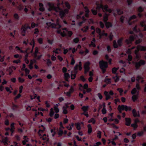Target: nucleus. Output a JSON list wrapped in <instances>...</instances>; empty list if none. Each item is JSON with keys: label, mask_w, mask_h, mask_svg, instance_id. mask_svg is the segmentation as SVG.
<instances>
[{"label": "nucleus", "mask_w": 146, "mask_h": 146, "mask_svg": "<svg viewBox=\"0 0 146 146\" xmlns=\"http://www.w3.org/2000/svg\"><path fill=\"white\" fill-rule=\"evenodd\" d=\"M66 7L67 8L66 9L64 10H61V9L59 8L60 5H61L63 6V4L62 2L60 3H58L57 4V7H55L53 3H48V5L49 7L48 10L49 11H51L54 10L56 12H59V15L61 18H63L65 16L66 14L68 13L69 10L70 8V6L69 3L67 2H65L64 3Z\"/></svg>", "instance_id": "1"}, {"label": "nucleus", "mask_w": 146, "mask_h": 146, "mask_svg": "<svg viewBox=\"0 0 146 146\" xmlns=\"http://www.w3.org/2000/svg\"><path fill=\"white\" fill-rule=\"evenodd\" d=\"M43 130H40L38 132V134L40 136V138L43 140L44 142H46L48 141L49 138L48 135L46 134H43Z\"/></svg>", "instance_id": "2"}, {"label": "nucleus", "mask_w": 146, "mask_h": 146, "mask_svg": "<svg viewBox=\"0 0 146 146\" xmlns=\"http://www.w3.org/2000/svg\"><path fill=\"white\" fill-rule=\"evenodd\" d=\"M108 6L107 5H106L103 6L102 4H100L97 5L96 9L98 10L102 8L104 12L106 11L111 13L112 11L110 9H108Z\"/></svg>", "instance_id": "3"}, {"label": "nucleus", "mask_w": 146, "mask_h": 146, "mask_svg": "<svg viewBox=\"0 0 146 146\" xmlns=\"http://www.w3.org/2000/svg\"><path fill=\"white\" fill-rule=\"evenodd\" d=\"M117 109L119 112L121 113V111L123 110H125L126 111L128 110L130 111L131 110V107H128L127 106L122 105L121 106L119 105Z\"/></svg>", "instance_id": "4"}, {"label": "nucleus", "mask_w": 146, "mask_h": 146, "mask_svg": "<svg viewBox=\"0 0 146 146\" xmlns=\"http://www.w3.org/2000/svg\"><path fill=\"white\" fill-rule=\"evenodd\" d=\"M99 63L100 68L102 70L103 72L104 73L106 71V68L108 67L107 62L102 60L100 61Z\"/></svg>", "instance_id": "5"}, {"label": "nucleus", "mask_w": 146, "mask_h": 146, "mask_svg": "<svg viewBox=\"0 0 146 146\" xmlns=\"http://www.w3.org/2000/svg\"><path fill=\"white\" fill-rule=\"evenodd\" d=\"M63 33L61 32V31L60 30H58L57 31V32L58 33H60V35L61 36H64L66 35V33L68 32V35L70 36L72 35V32L71 31H68V30L66 28H65L63 29Z\"/></svg>", "instance_id": "6"}, {"label": "nucleus", "mask_w": 146, "mask_h": 146, "mask_svg": "<svg viewBox=\"0 0 146 146\" xmlns=\"http://www.w3.org/2000/svg\"><path fill=\"white\" fill-rule=\"evenodd\" d=\"M123 38L122 37L119 39L117 41V44L116 42L115 41H113V46L114 48H117L118 46H121L122 45V41Z\"/></svg>", "instance_id": "7"}, {"label": "nucleus", "mask_w": 146, "mask_h": 146, "mask_svg": "<svg viewBox=\"0 0 146 146\" xmlns=\"http://www.w3.org/2000/svg\"><path fill=\"white\" fill-rule=\"evenodd\" d=\"M35 42L33 40H32L31 42L30 43V44L32 45V49L30 51H28V50L29 49V48H27L25 51V53H27V54L25 55V59H27L28 57V54L30 53H32L33 51V48L35 46Z\"/></svg>", "instance_id": "8"}, {"label": "nucleus", "mask_w": 146, "mask_h": 146, "mask_svg": "<svg viewBox=\"0 0 146 146\" xmlns=\"http://www.w3.org/2000/svg\"><path fill=\"white\" fill-rule=\"evenodd\" d=\"M104 93L106 96V100H108L111 98V96H113L114 94L112 90H110L109 92L105 91Z\"/></svg>", "instance_id": "9"}, {"label": "nucleus", "mask_w": 146, "mask_h": 146, "mask_svg": "<svg viewBox=\"0 0 146 146\" xmlns=\"http://www.w3.org/2000/svg\"><path fill=\"white\" fill-rule=\"evenodd\" d=\"M46 24L48 27H51L52 28L58 29L60 28L61 27V25L58 24L56 25L52 23H46Z\"/></svg>", "instance_id": "10"}, {"label": "nucleus", "mask_w": 146, "mask_h": 146, "mask_svg": "<svg viewBox=\"0 0 146 146\" xmlns=\"http://www.w3.org/2000/svg\"><path fill=\"white\" fill-rule=\"evenodd\" d=\"M135 38H136L135 36H133V35L131 36L128 39H126L125 40V42L128 44H131L132 42L134 40Z\"/></svg>", "instance_id": "11"}, {"label": "nucleus", "mask_w": 146, "mask_h": 146, "mask_svg": "<svg viewBox=\"0 0 146 146\" xmlns=\"http://www.w3.org/2000/svg\"><path fill=\"white\" fill-rule=\"evenodd\" d=\"M135 38H136L135 36H133V35L131 36L128 39H126L125 40V42L128 44H131L132 42L134 40Z\"/></svg>", "instance_id": "12"}, {"label": "nucleus", "mask_w": 146, "mask_h": 146, "mask_svg": "<svg viewBox=\"0 0 146 146\" xmlns=\"http://www.w3.org/2000/svg\"><path fill=\"white\" fill-rule=\"evenodd\" d=\"M68 104L65 103L62 108L63 113L64 114H66L68 113L67 108H68Z\"/></svg>", "instance_id": "13"}, {"label": "nucleus", "mask_w": 146, "mask_h": 146, "mask_svg": "<svg viewBox=\"0 0 146 146\" xmlns=\"http://www.w3.org/2000/svg\"><path fill=\"white\" fill-rule=\"evenodd\" d=\"M90 65V63L89 62L87 61L86 62H85L84 65V68L85 70V73H86L87 72H88L89 69V65Z\"/></svg>", "instance_id": "14"}, {"label": "nucleus", "mask_w": 146, "mask_h": 146, "mask_svg": "<svg viewBox=\"0 0 146 146\" xmlns=\"http://www.w3.org/2000/svg\"><path fill=\"white\" fill-rule=\"evenodd\" d=\"M145 63V62L143 60H141L139 62L135 64V67L136 68H138L141 65L144 64Z\"/></svg>", "instance_id": "15"}, {"label": "nucleus", "mask_w": 146, "mask_h": 146, "mask_svg": "<svg viewBox=\"0 0 146 146\" xmlns=\"http://www.w3.org/2000/svg\"><path fill=\"white\" fill-rule=\"evenodd\" d=\"M4 52L0 50V62H3L4 60Z\"/></svg>", "instance_id": "16"}, {"label": "nucleus", "mask_w": 146, "mask_h": 146, "mask_svg": "<svg viewBox=\"0 0 146 146\" xmlns=\"http://www.w3.org/2000/svg\"><path fill=\"white\" fill-rule=\"evenodd\" d=\"M146 50V47L143 46H137V51L138 52L139 50L144 51Z\"/></svg>", "instance_id": "17"}, {"label": "nucleus", "mask_w": 146, "mask_h": 146, "mask_svg": "<svg viewBox=\"0 0 146 146\" xmlns=\"http://www.w3.org/2000/svg\"><path fill=\"white\" fill-rule=\"evenodd\" d=\"M82 63L81 62H80L79 63L78 65H76L74 68V70L75 71H76L77 69L78 68V67L79 70H81L82 69Z\"/></svg>", "instance_id": "18"}, {"label": "nucleus", "mask_w": 146, "mask_h": 146, "mask_svg": "<svg viewBox=\"0 0 146 146\" xmlns=\"http://www.w3.org/2000/svg\"><path fill=\"white\" fill-rule=\"evenodd\" d=\"M60 105V104L59 103H58L54 105V110L55 111V112L56 113H57L59 112V110L58 108V107Z\"/></svg>", "instance_id": "19"}, {"label": "nucleus", "mask_w": 146, "mask_h": 146, "mask_svg": "<svg viewBox=\"0 0 146 146\" xmlns=\"http://www.w3.org/2000/svg\"><path fill=\"white\" fill-rule=\"evenodd\" d=\"M126 125L129 126L130 125L131 123V119L130 118H125Z\"/></svg>", "instance_id": "20"}, {"label": "nucleus", "mask_w": 146, "mask_h": 146, "mask_svg": "<svg viewBox=\"0 0 146 146\" xmlns=\"http://www.w3.org/2000/svg\"><path fill=\"white\" fill-rule=\"evenodd\" d=\"M22 27L26 31H27L28 29H31L30 26L28 24H26L24 25H23Z\"/></svg>", "instance_id": "21"}, {"label": "nucleus", "mask_w": 146, "mask_h": 146, "mask_svg": "<svg viewBox=\"0 0 146 146\" xmlns=\"http://www.w3.org/2000/svg\"><path fill=\"white\" fill-rule=\"evenodd\" d=\"M132 112L134 117L139 116V112H137L135 109L133 110Z\"/></svg>", "instance_id": "22"}, {"label": "nucleus", "mask_w": 146, "mask_h": 146, "mask_svg": "<svg viewBox=\"0 0 146 146\" xmlns=\"http://www.w3.org/2000/svg\"><path fill=\"white\" fill-rule=\"evenodd\" d=\"M89 108V106H84L82 107L81 109L84 112H85L88 111Z\"/></svg>", "instance_id": "23"}, {"label": "nucleus", "mask_w": 146, "mask_h": 146, "mask_svg": "<svg viewBox=\"0 0 146 146\" xmlns=\"http://www.w3.org/2000/svg\"><path fill=\"white\" fill-rule=\"evenodd\" d=\"M88 127V134H90L92 131V128L90 124H88L87 126Z\"/></svg>", "instance_id": "24"}, {"label": "nucleus", "mask_w": 146, "mask_h": 146, "mask_svg": "<svg viewBox=\"0 0 146 146\" xmlns=\"http://www.w3.org/2000/svg\"><path fill=\"white\" fill-rule=\"evenodd\" d=\"M39 6L40 7L39 10L40 11H44V8L43 5L41 3H40L39 4Z\"/></svg>", "instance_id": "25"}, {"label": "nucleus", "mask_w": 146, "mask_h": 146, "mask_svg": "<svg viewBox=\"0 0 146 146\" xmlns=\"http://www.w3.org/2000/svg\"><path fill=\"white\" fill-rule=\"evenodd\" d=\"M84 9L86 12L85 16L86 17H88V13L89 12V10L86 7H85Z\"/></svg>", "instance_id": "26"}, {"label": "nucleus", "mask_w": 146, "mask_h": 146, "mask_svg": "<svg viewBox=\"0 0 146 146\" xmlns=\"http://www.w3.org/2000/svg\"><path fill=\"white\" fill-rule=\"evenodd\" d=\"M27 138V136H24V140H23L22 141V143L23 145H25L26 142H27L29 141L28 138H27V139H26V138Z\"/></svg>", "instance_id": "27"}, {"label": "nucleus", "mask_w": 146, "mask_h": 146, "mask_svg": "<svg viewBox=\"0 0 146 146\" xmlns=\"http://www.w3.org/2000/svg\"><path fill=\"white\" fill-rule=\"evenodd\" d=\"M64 78L65 79L67 80L68 79L70 78L69 74L68 73H64Z\"/></svg>", "instance_id": "28"}, {"label": "nucleus", "mask_w": 146, "mask_h": 146, "mask_svg": "<svg viewBox=\"0 0 146 146\" xmlns=\"http://www.w3.org/2000/svg\"><path fill=\"white\" fill-rule=\"evenodd\" d=\"M140 80H141V82L143 83V78L141 76H138L136 78V80L138 82H139Z\"/></svg>", "instance_id": "29"}, {"label": "nucleus", "mask_w": 146, "mask_h": 146, "mask_svg": "<svg viewBox=\"0 0 146 146\" xmlns=\"http://www.w3.org/2000/svg\"><path fill=\"white\" fill-rule=\"evenodd\" d=\"M26 31L24 29H23L22 27H21V34L23 36H25V33Z\"/></svg>", "instance_id": "30"}, {"label": "nucleus", "mask_w": 146, "mask_h": 146, "mask_svg": "<svg viewBox=\"0 0 146 146\" xmlns=\"http://www.w3.org/2000/svg\"><path fill=\"white\" fill-rule=\"evenodd\" d=\"M53 52L57 54L60 53V49L59 48H56L55 49H54Z\"/></svg>", "instance_id": "31"}, {"label": "nucleus", "mask_w": 146, "mask_h": 146, "mask_svg": "<svg viewBox=\"0 0 146 146\" xmlns=\"http://www.w3.org/2000/svg\"><path fill=\"white\" fill-rule=\"evenodd\" d=\"M89 123H92V124H94L96 123V120L93 118H92L90 119L88 121Z\"/></svg>", "instance_id": "32"}, {"label": "nucleus", "mask_w": 146, "mask_h": 146, "mask_svg": "<svg viewBox=\"0 0 146 146\" xmlns=\"http://www.w3.org/2000/svg\"><path fill=\"white\" fill-rule=\"evenodd\" d=\"M3 141V142L4 145H6L7 144L8 141V139L7 137H5L3 138L2 140Z\"/></svg>", "instance_id": "33"}, {"label": "nucleus", "mask_w": 146, "mask_h": 146, "mask_svg": "<svg viewBox=\"0 0 146 146\" xmlns=\"http://www.w3.org/2000/svg\"><path fill=\"white\" fill-rule=\"evenodd\" d=\"M105 82L107 84H110L111 83V79L109 78H106L105 80Z\"/></svg>", "instance_id": "34"}, {"label": "nucleus", "mask_w": 146, "mask_h": 146, "mask_svg": "<svg viewBox=\"0 0 146 146\" xmlns=\"http://www.w3.org/2000/svg\"><path fill=\"white\" fill-rule=\"evenodd\" d=\"M145 23V22H141L140 23V25L142 27H144V30L146 31V25Z\"/></svg>", "instance_id": "35"}, {"label": "nucleus", "mask_w": 146, "mask_h": 146, "mask_svg": "<svg viewBox=\"0 0 146 146\" xmlns=\"http://www.w3.org/2000/svg\"><path fill=\"white\" fill-rule=\"evenodd\" d=\"M106 26L107 28H109L112 26L110 22H106L105 23Z\"/></svg>", "instance_id": "36"}, {"label": "nucleus", "mask_w": 146, "mask_h": 146, "mask_svg": "<svg viewBox=\"0 0 146 146\" xmlns=\"http://www.w3.org/2000/svg\"><path fill=\"white\" fill-rule=\"evenodd\" d=\"M138 94H137V95H134L132 97V99L133 101L135 102L138 98Z\"/></svg>", "instance_id": "37"}, {"label": "nucleus", "mask_w": 146, "mask_h": 146, "mask_svg": "<svg viewBox=\"0 0 146 146\" xmlns=\"http://www.w3.org/2000/svg\"><path fill=\"white\" fill-rule=\"evenodd\" d=\"M138 91L136 88H134L131 91V93L132 94H134L136 93H138Z\"/></svg>", "instance_id": "38"}, {"label": "nucleus", "mask_w": 146, "mask_h": 146, "mask_svg": "<svg viewBox=\"0 0 146 146\" xmlns=\"http://www.w3.org/2000/svg\"><path fill=\"white\" fill-rule=\"evenodd\" d=\"M131 126L133 128L134 130H135L138 127V125L137 124L134 123L131 125Z\"/></svg>", "instance_id": "39"}, {"label": "nucleus", "mask_w": 146, "mask_h": 146, "mask_svg": "<svg viewBox=\"0 0 146 146\" xmlns=\"http://www.w3.org/2000/svg\"><path fill=\"white\" fill-rule=\"evenodd\" d=\"M74 124L73 123H72L71 124L69 125L70 126H66V127L69 130H72V128L73 127Z\"/></svg>", "instance_id": "40"}, {"label": "nucleus", "mask_w": 146, "mask_h": 146, "mask_svg": "<svg viewBox=\"0 0 146 146\" xmlns=\"http://www.w3.org/2000/svg\"><path fill=\"white\" fill-rule=\"evenodd\" d=\"M88 26L84 27L83 28L81 29V30L84 32H86L88 29Z\"/></svg>", "instance_id": "41"}, {"label": "nucleus", "mask_w": 146, "mask_h": 146, "mask_svg": "<svg viewBox=\"0 0 146 146\" xmlns=\"http://www.w3.org/2000/svg\"><path fill=\"white\" fill-rule=\"evenodd\" d=\"M109 15L106 14L104 17V22H106L108 21Z\"/></svg>", "instance_id": "42"}, {"label": "nucleus", "mask_w": 146, "mask_h": 146, "mask_svg": "<svg viewBox=\"0 0 146 146\" xmlns=\"http://www.w3.org/2000/svg\"><path fill=\"white\" fill-rule=\"evenodd\" d=\"M54 113L53 111V109L52 108L50 110L49 115L51 117H52L54 115Z\"/></svg>", "instance_id": "43"}, {"label": "nucleus", "mask_w": 146, "mask_h": 146, "mask_svg": "<svg viewBox=\"0 0 146 146\" xmlns=\"http://www.w3.org/2000/svg\"><path fill=\"white\" fill-rule=\"evenodd\" d=\"M38 49L37 47L35 48V53L33 54V56L34 57H36V56L37 53L38 52Z\"/></svg>", "instance_id": "44"}, {"label": "nucleus", "mask_w": 146, "mask_h": 146, "mask_svg": "<svg viewBox=\"0 0 146 146\" xmlns=\"http://www.w3.org/2000/svg\"><path fill=\"white\" fill-rule=\"evenodd\" d=\"M136 17V16L135 15H133L132 16H131L129 18V25H131L129 23V21L131 20H132L135 19Z\"/></svg>", "instance_id": "45"}, {"label": "nucleus", "mask_w": 146, "mask_h": 146, "mask_svg": "<svg viewBox=\"0 0 146 146\" xmlns=\"http://www.w3.org/2000/svg\"><path fill=\"white\" fill-rule=\"evenodd\" d=\"M18 81L19 82L21 83H23L25 81V80L23 78H21V77H19L18 78Z\"/></svg>", "instance_id": "46"}, {"label": "nucleus", "mask_w": 146, "mask_h": 146, "mask_svg": "<svg viewBox=\"0 0 146 146\" xmlns=\"http://www.w3.org/2000/svg\"><path fill=\"white\" fill-rule=\"evenodd\" d=\"M96 33H98L99 36L101 35V31L100 29L99 28H97L96 29Z\"/></svg>", "instance_id": "47"}, {"label": "nucleus", "mask_w": 146, "mask_h": 146, "mask_svg": "<svg viewBox=\"0 0 146 146\" xmlns=\"http://www.w3.org/2000/svg\"><path fill=\"white\" fill-rule=\"evenodd\" d=\"M118 68H113L112 69V72L113 74H115L117 71L118 69Z\"/></svg>", "instance_id": "48"}, {"label": "nucleus", "mask_w": 146, "mask_h": 146, "mask_svg": "<svg viewBox=\"0 0 146 146\" xmlns=\"http://www.w3.org/2000/svg\"><path fill=\"white\" fill-rule=\"evenodd\" d=\"M113 78L115 82H117L119 80V78L117 76L113 77Z\"/></svg>", "instance_id": "49"}, {"label": "nucleus", "mask_w": 146, "mask_h": 146, "mask_svg": "<svg viewBox=\"0 0 146 146\" xmlns=\"http://www.w3.org/2000/svg\"><path fill=\"white\" fill-rule=\"evenodd\" d=\"M126 18L125 17L123 16H121L120 19V21L121 22L123 23L124 22V21L126 20Z\"/></svg>", "instance_id": "50"}, {"label": "nucleus", "mask_w": 146, "mask_h": 146, "mask_svg": "<svg viewBox=\"0 0 146 146\" xmlns=\"http://www.w3.org/2000/svg\"><path fill=\"white\" fill-rule=\"evenodd\" d=\"M75 125L76 126V127L77 129L78 130H79L81 129L80 125L79 123H76Z\"/></svg>", "instance_id": "51"}, {"label": "nucleus", "mask_w": 146, "mask_h": 146, "mask_svg": "<svg viewBox=\"0 0 146 146\" xmlns=\"http://www.w3.org/2000/svg\"><path fill=\"white\" fill-rule=\"evenodd\" d=\"M90 47H96V45L94 42L93 41H91L90 44L89 45Z\"/></svg>", "instance_id": "52"}, {"label": "nucleus", "mask_w": 146, "mask_h": 146, "mask_svg": "<svg viewBox=\"0 0 146 146\" xmlns=\"http://www.w3.org/2000/svg\"><path fill=\"white\" fill-rule=\"evenodd\" d=\"M14 18L16 20H18L19 18V16L17 13H15L13 15Z\"/></svg>", "instance_id": "53"}, {"label": "nucleus", "mask_w": 146, "mask_h": 146, "mask_svg": "<svg viewBox=\"0 0 146 146\" xmlns=\"http://www.w3.org/2000/svg\"><path fill=\"white\" fill-rule=\"evenodd\" d=\"M79 40V39L78 38H76L73 39V42L75 43H77L78 42Z\"/></svg>", "instance_id": "54"}, {"label": "nucleus", "mask_w": 146, "mask_h": 146, "mask_svg": "<svg viewBox=\"0 0 146 146\" xmlns=\"http://www.w3.org/2000/svg\"><path fill=\"white\" fill-rule=\"evenodd\" d=\"M43 39L42 38H39L37 39L38 43L40 44H42L43 43Z\"/></svg>", "instance_id": "55"}, {"label": "nucleus", "mask_w": 146, "mask_h": 146, "mask_svg": "<svg viewBox=\"0 0 146 146\" xmlns=\"http://www.w3.org/2000/svg\"><path fill=\"white\" fill-rule=\"evenodd\" d=\"M36 81L39 82H37V84H40L42 82V80L40 78H38L36 79Z\"/></svg>", "instance_id": "56"}, {"label": "nucleus", "mask_w": 146, "mask_h": 146, "mask_svg": "<svg viewBox=\"0 0 146 146\" xmlns=\"http://www.w3.org/2000/svg\"><path fill=\"white\" fill-rule=\"evenodd\" d=\"M25 75L27 76L29 73V70L27 68H25Z\"/></svg>", "instance_id": "57"}, {"label": "nucleus", "mask_w": 146, "mask_h": 146, "mask_svg": "<svg viewBox=\"0 0 146 146\" xmlns=\"http://www.w3.org/2000/svg\"><path fill=\"white\" fill-rule=\"evenodd\" d=\"M9 75H11L12 74L13 72V70L12 68H11V67H9Z\"/></svg>", "instance_id": "58"}, {"label": "nucleus", "mask_w": 146, "mask_h": 146, "mask_svg": "<svg viewBox=\"0 0 146 146\" xmlns=\"http://www.w3.org/2000/svg\"><path fill=\"white\" fill-rule=\"evenodd\" d=\"M63 131L61 129H59L58 133V135L60 136H61L63 133Z\"/></svg>", "instance_id": "59"}, {"label": "nucleus", "mask_w": 146, "mask_h": 146, "mask_svg": "<svg viewBox=\"0 0 146 146\" xmlns=\"http://www.w3.org/2000/svg\"><path fill=\"white\" fill-rule=\"evenodd\" d=\"M101 132L100 131H98L97 133V136L99 138H101Z\"/></svg>", "instance_id": "60"}, {"label": "nucleus", "mask_w": 146, "mask_h": 146, "mask_svg": "<svg viewBox=\"0 0 146 146\" xmlns=\"http://www.w3.org/2000/svg\"><path fill=\"white\" fill-rule=\"evenodd\" d=\"M142 41L141 39H139L138 40H136L135 42L136 44H137L140 43Z\"/></svg>", "instance_id": "61"}, {"label": "nucleus", "mask_w": 146, "mask_h": 146, "mask_svg": "<svg viewBox=\"0 0 146 146\" xmlns=\"http://www.w3.org/2000/svg\"><path fill=\"white\" fill-rule=\"evenodd\" d=\"M75 63V61L74 58L72 57L71 60V62H70V64L72 65H74Z\"/></svg>", "instance_id": "62"}, {"label": "nucleus", "mask_w": 146, "mask_h": 146, "mask_svg": "<svg viewBox=\"0 0 146 146\" xmlns=\"http://www.w3.org/2000/svg\"><path fill=\"white\" fill-rule=\"evenodd\" d=\"M47 64L48 66H50L52 64L51 62L49 59L47 60Z\"/></svg>", "instance_id": "63"}, {"label": "nucleus", "mask_w": 146, "mask_h": 146, "mask_svg": "<svg viewBox=\"0 0 146 146\" xmlns=\"http://www.w3.org/2000/svg\"><path fill=\"white\" fill-rule=\"evenodd\" d=\"M21 62L20 60L19 59L15 60L13 61V62L14 63L18 64L20 63Z\"/></svg>", "instance_id": "64"}]
</instances>
